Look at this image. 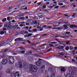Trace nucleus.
Instances as JSON below:
<instances>
[{"label":"nucleus","mask_w":77,"mask_h":77,"mask_svg":"<svg viewBox=\"0 0 77 77\" xmlns=\"http://www.w3.org/2000/svg\"><path fill=\"white\" fill-rule=\"evenodd\" d=\"M6 72L7 74H10L11 77H14H14H19L20 76V74H18L19 72L17 71L15 73V72H11V70H7Z\"/></svg>","instance_id":"f257e3e1"},{"label":"nucleus","mask_w":77,"mask_h":77,"mask_svg":"<svg viewBox=\"0 0 77 77\" xmlns=\"http://www.w3.org/2000/svg\"><path fill=\"white\" fill-rule=\"evenodd\" d=\"M33 72H36L38 70L37 66L35 65H32L29 68Z\"/></svg>","instance_id":"f03ea898"},{"label":"nucleus","mask_w":77,"mask_h":77,"mask_svg":"<svg viewBox=\"0 0 77 77\" xmlns=\"http://www.w3.org/2000/svg\"><path fill=\"white\" fill-rule=\"evenodd\" d=\"M8 59L9 60V63L11 65H12L13 63H14V61L15 60V59H14V58H8Z\"/></svg>","instance_id":"7ed1b4c3"},{"label":"nucleus","mask_w":77,"mask_h":77,"mask_svg":"<svg viewBox=\"0 0 77 77\" xmlns=\"http://www.w3.org/2000/svg\"><path fill=\"white\" fill-rule=\"evenodd\" d=\"M42 59H39L35 63V64L37 66H40L41 63V62L40 60H42Z\"/></svg>","instance_id":"20e7f679"},{"label":"nucleus","mask_w":77,"mask_h":77,"mask_svg":"<svg viewBox=\"0 0 77 77\" xmlns=\"http://www.w3.org/2000/svg\"><path fill=\"white\" fill-rule=\"evenodd\" d=\"M1 62L2 65H6L8 63V60L6 59H3Z\"/></svg>","instance_id":"39448f33"},{"label":"nucleus","mask_w":77,"mask_h":77,"mask_svg":"<svg viewBox=\"0 0 77 77\" xmlns=\"http://www.w3.org/2000/svg\"><path fill=\"white\" fill-rule=\"evenodd\" d=\"M13 57L8 56L6 54H4L2 57L3 58H13Z\"/></svg>","instance_id":"423d86ee"},{"label":"nucleus","mask_w":77,"mask_h":77,"mask_svg":"<svg viewBox=\"0 0 77 77\" xmlns=\"http://www.w3.org/2000/svg\"><path fill=\"white\" fill-rule=\"evenodd\" d=\"M76 72V71L75 70H72V71L71 74H72V77H74V74H75V72Z\"/></svg>","instance_id":"0eeeda50"},{"label":"nucleus","mask_w":77,"mask_h":77,"mask_svg":"<svg viewBox=\"0 0 77 77\" xmlns=\"http://www.w3.org/2000/svg\"><path fill=\"white\" fill-rule=\"evenodd\" d=\"M53 57H58V56L56 55H54L53 56H49L47 58H52Z\"/></svg>","instance_id":"6e6552de"},{"label":"nucleus","mask_w":77,"mask_h":77,"mask_svg":"<svg viewBox=\"0 0 77 77\" xmlns=\"http://www.w3.org/2000/svg\"><path fill=\"white\" fill-rule=\"evenodd\" d=\"M45 69V66H42L41 67V70L42 71H44Z\"/></svg>","instance_id":"1a4fd4ad"},{"label":"nucleus","mask_w":77,"mask_h":77,"mask_svg":"<svg viewBox=\"0 0 77 77\" xmlns=\"http://www.w3.org/2000/svg\"><path fill=\"white\" fill-rule=\"evenodd\" d=\"M60 68H61L60 70L62 72H63L65 71V69L63 67H60Z\"/></svg>","instance_id":"9d476101"},{"label":"nucleus","mask_w":77,"mask_h":77,"mask_svg":"<svg viewBox=\"0 0 77 77\" xmlns=\"http://www.w3.org/2000/svg\"><path fill=\"white\" fill-rule=\"evenodd\" d=\"M64 54L65 53H64L61 52V53L58 54H57L58 55L60 56H63Z\"/></svg>","instance_id":"9b49d317"},{"label":"nucleus","mask_w":77,"mask_h":77,"mask_svg":"<svg viewBox=\"0 0 77 77\" xmlns=\"http://www.w3.org/2000/svg\"><path fill=\"white\" fill-rule=\"evenodd\" d=\"M48 71L50 72H53V68H51V67H50V68H49Z\"/></svg>","instance_id":"f8f14e48"},{"label":"nucleus","mask_w":77,"mask_h":77,"mask_svg":"<svg viewBox=\"0 0 77 77\" xmlns=\"http://www.w3.org/2000/svg\"><path fill=\"white\" fill-rule=\"evenodd\" d=\"M21 8L23 10H27V7L24 6L23 7H22Z\"/></svg>","instance_id":"ddd939ff"},{"label":"nucleus","mask_w":77,"mask_h":77,"mask_svg":"<svg viewBox=\"0 0 77 77\" xmlns=\"http://www.w3.org/2000/svg\"><path fill=\"white\" fill-rule=\"evenodd\" d=\"M16 67H17V68H20V61H19L17 63Z\"/></svg>","instance_id":"4468645a"},{"label":"nucleus","mask_w":77,"mask_h":77,"mask_svg":"<svg viewBox=\"0 0 77 77\" xmlns=\"http://www.w3.org/2000/svg\"><path fill=\"white\" fill-rule=\"evenodd\" d=\"M56 75H55V73L54 72H52L51 75V77H55Z\"/></svg>","instance_id":"2eb2a0df"},{"label":"nucleus","mask_w":77,"mask_h":77,"mask_svg":"<svg viewBox=\"0 0 77 77\" xmlns=\"http://www.w3.org/2000/svg\"><path fill=\"white\" fill-rule=\"evenodd\" d=\"M20 68H22L23 67V65L22 64V63L21 62H20Z\"/></svg>","instance_id":"dca6fc26"},{"label":"nucleus","mask_w":77,"mask_h":77,"mask_svg":"<svg viewBox=\"0 0 77 77\" xmlns=\"http://www.w3.org/2000/svg\"><path fill=\"white\" fill-rule=\"evenodd\" d=\"M24 15V14L23 13H20V17H23Z\"/></svg>","instance_id":"f3484780"},{"label":"nucleus","mask_w":77,"mask_h":77,"mask_svg":"<svg viewBox=\"0 0 77 77\" xmlns=\"http://www.w3.org/2000/svg\"><path fill=\"white\" fill-rule=\"evenodd\" d=\"M14 41H16L17 42H19V41H20V38L15 39Z\"/></svg>","instance_id":"a211bd4d"},{"label":"nucleus","mask_w":77,"mask_h":77,"mask_svg":"<svg viewBox=\"0 0 77 77\" xmlns=\"http://www.w3.org/2000/svg\"><path fill=\"white\" fill-rule=\"evenodd\" d=\"M64 26V29H68V26H67V25H64L63 26Z\"/></svg>","instance_id":"6ab92c4d"},{"label":"nucleus","mask_w":77,"mask_h":77,"mask_svg":"<svg viewBox=\"0 0 77 77\" xmlns=\"http://www.w3.org/2000/svg\"><path fill=\"white\" fill-rule=\"evenodd\" d=\"M66 77H71V74L70 73H68L66 76Z\"/></svg>","instance_id":"aec40b11"},{"label":"nucleus","mask_w":77,"mask_h":77,"mask_svg":"<svg viewBox=\"0 0 77 77\" xmlns=\"http://www.w3.org/2000/svg\"><path fill=\"white\" fill-rule=\"evenodd\" d=\"M69 33H70V32H66L64 33V34H65V35H69Z\"/></svg>","instance_id":"412c9836"},{"label":"nucleus","mask_w":77,"mask_h":77,"mask_svg":"<svg viewBox=\"0 0 77 77\" xmlns=\"http://www.w3.org/2000/svg\"><path fill=\"white\" fill-rule=\"evenodd\" d=\"M23 41H24V40L22 38H20V42H23Z\"/></svg>","instance_id":"4be33fe9"},{"label":"nucleus","mask_w":77,"mask_h":77,"mask_svg":"<svg viewBox=\"0 0 77 77\" xmlns=\"http://www.w3.org/2000/svg\"><path fill=\"white\" fill-rule=\"evenodd\" d=\"M32 53V52L31 51L29 52H26V54H27L28 55H30V54H31Z\"/></svg>","instance_id":"5701e85b"},{"label":"nucleus","mask_w":77,"mask_h":77,"mask_svg":"<svg viewBox=\"0 0 77 77\" xmlns=\"http://www.w3.org/2000/svg\"><path fill=\"white\" fill-rule=\"evenodd\" d=\"M46 27V25H44L43 26V27L41 28V29H40V31H42V28L43 27Z\"/></svg>","instance_id":"b1692460"},{"label":"nucleus","mask_w":77,"mask_h":77,"mask_svg":"<svg viewBox=\"0 0 77 77\" xmlns=\"http://www.w3.org/2000/svg\"><path fill=\"white\" fill-rule=\"evenodd\" d=\"M8 49H5L4 51L2 52V53L3 54V53H5V52H6L8 51Z\"/></svg>","instance_id":"393cba45"},{"label":"nucleus","mask_w":77,"mask_h":77,"mask_svg":"<svg viewBox=\"0 0 77 77\" xmlns=\"http://www.w3.org/2000/svg\"><path fill=\"white\" fill-rule=\"evenodd\" d=\"M32 35L33 34H30V33L28 34V37H29V36H32Z\"/></svg>","instance_id":"a878e982"},{"label":"nucleus","mask_w":77,"mask_h":77,"mask_svg":"<svg viewBox=\"0 0 77 77\" xmlns=\"http://www.w3.org/2000/svg\"><path fill=\"white\" fill-rule=\"evenodd\" d=\"M6 21V18H5L3 19V20H2L3 22H5V21Z\"/></svg>","instance_id":"bb28decb"},{"label":"nucleus","mask_w":77,"mask_h":77,"mask_svg":"<svg viewBox=\"0 0 77 77\" xmlns=\"http://www.w3.org/2000/svg\"><path fill=\"white\" fill-rule=\"evenodd\" d=\"M65 49L66 50H69V47L68 46L66 47Z\"/></svg>","instance_id":"cd10ccee"},{"label":"nucleus","mask_w":77,"mask_h":77,"mask_svg":"<svg viewBox=\"0 0 77 77\" xmlns=\"http://www.w3.org/2000/svg\"><path fill=\"white\" fill-rule=\"evenodd\" d=\"M59 8V6H57L55 7H54V8H55V9H58V8Z\"/></svg>","instance_id":"c85d7f7f"},{"label":"nucleus","mask_w":77,"mask_h":77,"mask_svg":"<svg viewBox=\"0 0 77 77\" xmlns=\"http://www.w3.org/2000/svg\"><path fill=\"white\" fill-rule=\"evenodd\" d=\"M60 49H61V48H63L64 47H63V46L60 45Z\"/></svg>","instance_id":"c756f323"},{"label":"nucleus","mask_w":77,"mask_h":77,"mask_svg":"<svg viewBox=\"0 0 77 77\" xmlns=\"http://www.w3.org/2000/svg\"><path fill=\"white\" fill-rule=\"evenodd\" d=\"M20 48L21 50H24V48L22 47H20Z\"/></svg>","instance_id":"7c9ffc66"},{"label":"nucleus","mask_w":77,"mask_h":77,"mask_svg":"<svg viewBox=\"0 0 77 77\" xmlns=\"http://www.w3.org/2000/svg\"><path fill=\"white\" fill-rule=\"evenodd\" d=\"M0 34L1 35H3L4 34V32L3 31H1L0 32Z\"/></svg>","instance_id":"2f4dec72"},{"label":"nucleus","mask_w":77,"mask_h":77,"mask_svg":"<svg viewBox=\"0 0 77 77\" xmlns=\"http://www.w3.org/2000/svg\"><path fill=\"white\" fill-rule=\"evenodd\" d=\"M24 37H25V38H27L28 37H29L28 36V34H26L24 36Z\"/></svg>","instance_id":"473e14b6"},{"label":"nucleus","mask_w":77,"mask_h":77,"mask_svg":"<svg viewBox=\"0 0 77 77\" xmlns=\"http://www.w3.org/2000/svg\"><path fill=\"white\" fill-rule=\"evenodd\" d=\"M49 45L50 46V47H54V46L52 44H50Z\"/></svg>","instance_id":"72a5a7b5"},{"label":"nucleus","mask_w":77,"mask_h":77,"mask_svg":"<svg viewBox=\"0 0 77 77\" xmlns=\"http://www.w3.org/2000/svg\"><path fill=\"white\" fill-rule=\"evenodd\" d=\"M21 34H22L23 35H24V31H22L21 32Z\"/></svg>","instance_id":"f704fd0d"},{"label":"nucleus","mask_w":77,"mask_h":77,"mask_svg":"<svg viewBox=\"0 0 77 77\" xmlns=\"http://www.w3.org/2000/svg\"><path fill=\"white\" fill-rule=\"evenodd\" d=\"M56 43H57V42H51V44H56Z\"/></svg>","instance_id":"c9c22d12"},{"label":"nucleus","mask_w":77,"mask_h":77,"mask_svg":"<svg viewBox=\"0 0 77 77\" xmlns=\"http://www.w3.org/2000/svg\"><path fill=\"white\" fill-rule=\"evenodd\" d=\"M69 71H71V70H72V67H69Z\"/></svg>","instance_id":"e433bc0d"},{"label":"nucleus","mask_w":77,"mask_h":77,"mask_svg":"<svg viewBox=\"0 0 77 77\" xmlns=\"http://www.w3.org/2000/svg\"><path fill=\"white\" fill-rule=\"evenodd\" d=\"M42 3V2H40L37 3V4L38 5H41V4Z\"/></svg>","instance_id":"4c0bfd02"},{"label":"nucleus","mask_w":77,"mask_h":77,"mask_svg":"<svg viewBox=\"0 0 77 77\" xmlns=\"http://www.w3.org/2000/svg\"><path fill=\"white\" fill-rule=\"evenodd\" d=\"M24 34H28V31H26L24 32Z\"/></svg>","instance_id":"58836bf2"},{"label":"nucleus","mask_w":77,"mask_h":77,"mask_svg":"<svg viewBox=\"0 0 77 77\" xmlns=\"http://www.w3.org/2000/svg\"><path fill=\"white\" fill-rule=\"evenodd\" d=\"M70 28H73V27H74V25H71L70 26Z\"/></svg>","instance_id":"ea45409f"},{"label":"nucleus","mask_w":77,"mask_h":77,"mask_svg":"<svg viewBox=\"0 0 77 77\" xmlns=\"http://www.w3.org/2000/svg\"><path fill=\"white\" fill-rule=\"evenodd\" d=\"M52 48H51L49 49V50L48 51H50L51 50H52Z\"/></svg>","instance_id":"a19ab883"},{"label":"nucleus","mask_w":77,"mask_h":77,"mask_svg":"<svg viewBox=\"0 0 77 77\" xmlns=\"http://www.w3.org/2000/svg\"><path fill=\"white\" fill-rule=\"evenodd\" d=\"M59 5L60 6H63V3H59Z\"/></svg>","instance_id":"79ce46f5"},{"label":"nucleus","mask_w":77,"mask_h":77,"mask_svg":"<svg viewBox=\"0 0 77 77\" xmlns=\"http://www.w3.org/2000/svg\"><path fill=\"white\" fill-rule=\"evenodd\" d=\"M10 17H7V20H8V21H10Z\"/></svg>","instance_id":"37998d69"},{"label":"nucleus","mask_w":77,"mask_h":77,"mask_svg":"<svg viewBox=\"0 0 77 77\" xmlns=\"http://www.w3.org/2000/svg\"><path fill=\"white\" fill-rule=\"evenodd\" d=\"M69 43H70V42L68 41L66 42V44H69Z\"/></svg>","instance_id":"c03bdc74"},{"label":"nucleus","mask_w":77,"mask_h":77,"mask_svg":"<svg viewBox=\"0 0 77 77\" xmlns=\"http://www.w3.org/2000/svg\"><path fill=\"white\" fill-rule=\"evenodd\" d=\"M54 7L53 5L51 6L50 7V9H52V8H53Z\"/></svg>","instance_id":"a18cd8bd"},{"label":"nucleus","mask_w":77,"mask_h":77,"mask_svg":"<svg viewBox=\"0 0 77 77\" xmlns=\"http://www.w3.org/2000/svg\"><path fill=\"white\" fill-rule=\"evenodd\" d=\"M21 53H25V51H22L20 52Z\"/></svg>","instance_id":"49530a36"},{"label":"nucleus","mask_w":77,"mask_h":77,"mask_svg":"<svg viewBox=\"0 0 77 77\" xmlns=\"http://www.w3.org/2000/svg\"><path fill=\"white\" fill-rule=\"evenodd\" d=\"M58 42L59 43H60V44H62V43H63V41H58Z\"/></svg>","instance_id":"de8ad7c7"},{"label":"nucleus","mask_w":77,"mask_h":77,"mask_svg":"<svg viewBox=\"0 0 77 77\" xmlns=\"http://www.w3.org/2000/svg\"><path fill=\"white\" fill-rule=\"evenodd\" d=\"M72 48H73L72 47V46H70V47L69 49H70V50H72Z\"/></svg>","instance_id":"09e8293b"},{"label":"nucleus","mask_w":77,"mask_h":77,"mask_svg":"<svg viewBox=\"0 0 77 77\" xmlns=\"http://www.w3.org/2000/svg\"><path fill=\"white\" fill-rule=\"evenodd\" d=\"M37 20H35L34 22V23L35 24H37Z\"/></svg>","instance_id":"8fccbe9b"},{"label":"nucleus","mask_w":77,"mask_h":77,"mask_svg":"<svg viewBox=\"0 0 77 77\" xmlns=\"http://www.w3.org/2000/svg\"><path fill=\"white\" fill-rule=\"evenodd\" d=\"M57 4H54L52 6H53V7H54V6H57Z\"/></svg>","instance_id":"3c124183"},{"label":"nucleus","mask_w":77,"mask_h":77,"mask_svg":"<svg viewBox=\"0 0 77 77\" xmlns=\"http://www.w3.org/2000/svg\"><path fill=\"white\" fill-rule=\"evenodd\" d=\"M24 17H21L20 18V20H24Z\"/></svg>","instance_id":"603ef678"},{"label":"nucleus","mask_w":77,"mask_h":77,"mask_svg":"<svg viewBox=\"0 0 77 77\" xmlns=\"http://www.w3.org/2000/svg\"><path fill=\"white\" fill-rule=\"evenodd\" d=\"M43 8L44 9H45V8H46V7H45V5H44L43 6Z\"/></svg>","instance_id":"864d4df0"},{"label":"nucleus","mask_w":77,"mask_h":77,"mask_svg":"<svg viewBox=\"0 0 77 77\" xmlns=\"http://www.w3.org/2000/svg\"><path fill=\"white\" fill-rule=\"evenodd\" d=\"M72 61L74 62H75V60H74V59L72 60Z\"/></svg>","instance_id":"5fc2aeb1"},{"label":"nucleus","mask_w":77,"mask_h":77,"mask_svg":"<svg viewBox=\"0 0 77 77\" xmlns=\"http://www.w3.org/2000/svg\"><path fill=\"white\" fill-rule=\"evenodd\" d=\"M25 28H26V29H29V26H26L25 27Z\"/></svg>","instance_id":"6e6d98bb"},{"label":"nucleus","mask_w":77,"mask_h":77,"mask_svg":"<svg viewBox=\"0 0 77 77\" xmlns=\"http://www.w3.org/2000/svg\"><path fill=\"white\" fill-rule=\"evenodd\" d=\"M59 48V49H60V45H59L58 47L56 48Z\"/></svg>","instance_id":"4d7b16f0"},{"label":"nucleus","mask_w":77,"mask_h":77,"mask_svg":"<svg viewBox=\"0 0 77 77\" xmlns=\"http://www.w3.org/2000/svg\"><path fill=\"white\" fill-rule=\"evenodd\" d=\"M36 29H34L33 30V31L34 32H36Z\"/></svg>","instance_id":"13d9d810"},{"label":"nucleus","mask_w":77,"mask_h":77,"mask_svg":"<svg viewBox=\"0 0 77 77\" xmlns=\"http://www.w3.org/2000/svg\"><path fill=\"white\" fill-rule=\"evenodd\" d=\"M50 4V2H48L46 3V5H49Z\"/></svg>","instance_id":"bf43d9fd"},{"label":"nucleus","mask_w":77,"mask_h":77,"mask_svg":"<svg viewBox=\"0 0 77 77\" xmlns=\"http://www.w3.org/2000/svg\"><path fill=\"white\" fill-rule=\"evenodd\" d=\"M56 26H59V25H54V27H56Z\"/></svg>","instance_id":"052dcab7"},{"label":"nucleus","mask_w":77,"mask_h":77,"mask_svg":"<svg viewBox=\"0 0 77 77\" xmlns=\"http://www.w3.org/2000/svg\"><path fill=\"white\" fill-rule=\"evenodd\" d=\"M64 16H65L66 17H68V15L66 14H64Z\"/></svg>","instance_id":"680f3d73"},{"label":"nucleus","mask_w":77,"mask_h":77,"mask_svg":"<svg viewBox=\"0 0 77 77\" xmlns=\"http://www.w3.org/2000/svg\"><path fill=\"white\" fill-rule=\"evenodd\" d=\"M64 57H65V58H67V57L68 58L69 57L68 56H65Z\"/></svg>","instance_id":"e2e57ef3"},{"label":"nucleus","mask_w":77,"mask_h":77,"mask_svg":"<svg viewBox=\"0 0 77 77\" xmlns=\"http://www.w3.org/2000/svg\"><path fill=\"white\" fill-rule=\"evenodd\" d=\"M3 30H6V28H3Z\"/></svg>","instance_id":"0e129e2a"},{"label":"nucleus","mask_w":77,"mask_h":77,"mask_svg":"<svg viewBox=\"0 0 77 77\" xmlns=\"http://www.w3.org/2000/svg\"><path fill=\"white\" fill-rule=\"evenodd\" d=\"M38 57H42V56H39L38 55Z\"/></svg>","instance_id":"69168bd1"},{"label":"nucleus","mask_w":77,"mask_h":77,"mask_svg":"<svg viewBox=\"0 0 77 77\" xmlns=\"http://www.w3.org/2000/svg\"><path fill=\"white\" fill-rule=\"evenodd\" d=\"M23 24L20 25V27H23Z\"/></svg>","instance_id":"338daca9"},{"label":"nucleus","mask_w":77,"mask_h":77,"mask_svg":"<svg viewBox=\"0 0 77 77\" xmlns=\"http://www.w3.org/2000/svg\"><path fill=\"white\" fill-rule=\"evenodd\" d=\"M74 48H75V50H77V47H75Z\"/></svg>","instance_id":"774afa93"}]
</instances>
